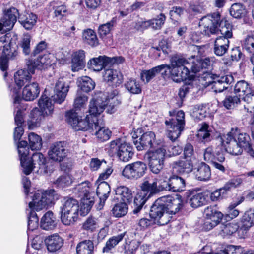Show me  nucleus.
Masks as SVG:
<instances>
[{
	"instance_id": "obj_1",
	"label": "nucleus",
	"mask_w": 254,
	"mask_h": 254,
	"mask_svg": "<svg viewBox=\"0 0 254 254\" xmlns=\"http://www.w3.org/2000/svg\"><path fill=\"white\" fill-rule=\"evenodd\" d=\"M182 204L179 200L170 195L158 198L152 205L149 215L155 223L164 225L169 221V214H175L181 209Z\"/></svg>"
},
{
	"instance_id": "obj_52",
	"label": "nucleus",
	"mask_w": 254,
	"mask_h": 254,
	"mask_svg": "<svg viewBox=\"0 0 254 254\" xmlns=\"http://www.w3.org/2000/svg\"><path fill=\"white\" fill-rule=\"evenodd\" d=\"M83 230L93 232L99 228L98 220L92 216L88 217L82 224Z\"/></svg>"
},
{
	"instance_id": "obj_55",
	"label": "nucleus",
	"mask_w": 254,
	"mask_h": 254,
	"mask_svg": "<svg viewBox=\"0 0 254 254\" xmlns=\"http://www.w3.org/2000/svg\"><path fill=\"white\" fill-rule=\"evenodd\" d=\"M230 13L235 18H240L245 15V10L242 4L234 3L230 9Z\"/></svg>"
},
{
	"instance_id": "obj_45",
	"label": "nucleus",
	"mask_w": 254,
	"mask_h": 254,
	"mask_svg": "<svg viewBox=\"0 0 254 254\" xmlns=\"http://www.w3.org/2000/svg\"><path fill=\"white\" fill-rule=\"evenodd\" d=\"M79 86L81 90L88 92L94 89L95 86V82L88 76H83L79 79Z\"/></svg>"
},
{
	"instance_id": "obj_43",
	"label": "nucleus",
	"mask_w": 254,
	"mask_h": 254,
	"mask_svg": "<svg viewBox=\"0 0 254 254\" xmlns=\"http://www.w3.org/2000/svg\"><path fill=\"white\" fill-rule=\"evenodd\" d=\"M72 183L71 177L68 174H65L58 177L52 184L55 187L63 188L70 186Z\"/></svg>"
},
{
	"instance_id": "obj_58",
	"label": "nucleus",
	"mask_w": 254,
	"mask_h": 254,
	"mask_svg": "<svg viewBox=\"0 0 254 254\" xmlns=\"http://www.w3.org/2000/svg\"><path fill=\"white\" fill-rule=\"evenodd\" d=\"M39 219L35 211L30 210L28 216V229L33 231L38 227Z\"/></svg>"
},
{
	"instance_id": "obj_9",
	"label": "nucleus",
	"mask_w": 254,
	"mask_h": 254,
	"mask_svg": "<svg viewBox=\"0 0 254 254\" xmlns=\"http://www.w3.org/2000/svg\"><path fill=\"white\" fill-rule=\"evenodd\" d=\"M131 146L121 139L113 140L110 142L109 151L113 154H117L119 159L123 162L128 161L133 155Z\"/></svg>"
},
{
	"instance_id": "obj_30",
	"label": "nucleus",
	"mask_w": 254,
	"mask_h": 254,
	"mask_svg": "<svg viewBox=\"0 0 254 254\" xmlns=\"http://www.w3.org/2000/svg\"><path fill=\"white\" fill-rule=\"evenodd\" d=\"M229 44V39L223 37H218L214 42V53L218 56H223L227 52Z\"/></svg>"
},
{
	"instance_id": "obj_34",
	"label": "nucleus",
	"mask_w": 254,
	"mask_h": 254,
	"mask_svg": "<svg viewBox=\"0 0 254 254\" xmlns=\"http://www.w3.org/2000/svg\"><path fill=\"white\" fill-rule=\"evenodd\" d=\"M110 191V187L106 182L102 181L98 185L97 188V194L100 199V205L101 207L104 205Z\"/></svg>"
},
{
	"instance_id": "obj_48",
	"label": "nucleus",
	"mask_w": 254,
	"mask_h": 254,
	"mask_svg": "<svg viewBox=\"0 0 254 254\" xmlns=\"http://www.w3.org/2000/svg\"><path fill=\"white\" fill-rule=\"evenodd\" d=\"M46 162V159L43 155L40 152L34 153L30 160L26 161V163H29L31 165L32 171L36 165H38L39 168L41 169L42 165H44Z\"/></svg>"
},
{
	"instance_id": "obj_64",
	"label": "nucleus",
	"mask_w": 254,
	"mask_h": 254,
	"mask_svg": "<svg viewBox=\"0 0 254 254\" xmlns=\"http://www.w3.org/2000/svg\"><path fill=\"white\" fill-rule=\"evenodd\" d=\"M242 252L243 250L241 246L229 245L222 251L220 254H242Z\"/></svg>"
},
{
	"instance_id": "obj_53",
	"label": "nucleus",
	"mask_w": 254,
	"mask_h": 254,
	"mask_svg": "<svg viewBox=\"0 0 254 254\" xmlns=\"http://www.w3.org/2000/svg\"><path fill=\"white\" fill-rule=\"evenodd\" d=\"M113 20L111 21L100 25L98 28V34L100 37L105 42L107 43V36L110 34L111 28L113 26Z\"/></svg>"
},
{
	"instance_id": "obj_6",
	"label": "nucleus",
	"mask_w": 254,
	"mask_h": 254,
	"mask_svg": "<svg viewBox=\"0 0 254 254\" xmlns=\"http://www.w3.org/2000/svg\"><path fill=\"white\" fill-rule=\"evenodd\" d=\"M223 24V20L221 19L219 12H214L203 16L199 21V25L202 34L210 36L219 33L218 26Z\"/></svg>"
},
{
	"instance_id": "obj_41",
	"label": "nucleus",
	"mask_w": 254,
	"mask_h": 254,
	"mask_svg": "<svg viewBox=\"0 0 254 254\" xmlns=\"http://www.w3.org/2000/svg\"><path fill=\"white\" fill-rule=\"evenodd\" d=\"M128 211V206L126 202L116 204L112 209L113 215L117 218L125 216Z\"/></svg>"
},
{
	"instance_id": "obj_4",
	"label": "nucleus",
	"mask_w": 254,
	"mask_h": 254,
	"mask_svg": "<svg viewBox=\"0 0 254 254\" xmlns=\"http://www.w3.org/2000/svg\"><path fill=\"white\" fill-rule=\"evenodd\" d=\"M58 198L54 189L47 190H38L32 197V201L29 203L30 210L39 211L47 208L50 204L54 203L55 199Z\"/></svg>"
},
{
	"instance_id": "obj_20",
	"label": "nucleus",
	"mask_w": 254,
	"mask_h": 254,
	"mask_svg": "<svg viewBox=\"0 0 254 254\" xmlns=\"http://www.w3.org/2000/svg\"><path fill=\"white\" fill-rule=\"evenodd\" d=\"M164 191L180 192L184 190L185 181L184 179L176 175L169 177L168 181L163 178Z\"/></svg>"
},
{
	"instance_id": "obj_10",
	"label": "nucleus",
	"mask_w": 254,
	"mask_h": 254,
	"mask_svg": "<svg viewBox=\"0 0 254 254\" xmlns=\"http://www.w3.org/2000/svg\"><path fill=\"white\" fill-rule=\"evenodd\" d=\"M165 154L166 149L163 147L146 152L145 157L148 161L149 166L152 173L158 174L163 169Z\"/></svg>"
},
{
	"instance_id": "obj_61",
	"label": "nucleus",
	"mask_w": 254,
	"mask_h": 254,
	"mask_svg": "<svg viewBox=\"0 0 254 254\" xmlns=\"http://www.w3.org/2000/svg\"><path fill=\"white\" fill-rule=\"evenodd\" d=\"M30 35L28 34H24L21 41L20 46L21 47L23 52L26 55L29 54L30 52Z\"/></svg>"
},
{
	"instance_id": "obj_12",
	"label": "nucleus",
	"mask_w": 254,
	"mask_h": 254,
	"mask_svg": "<svg viewBox=\"0 0 254 254\" xmlns=\"http://www.w3.org/2000/svg\"><path fill=\"white\" fill-rule=\"evenodd\" d=\"M204 220L202 224V229L209 231L219 224L223 215L219 211L216 206H209L204 210Z\"/></svg>"
},
{
	"instance_id": "obj_56",
	"label": "nucleus",
	"mask_w": 254,
	"mask_h": 254,
	"mask_svg": "<svg viewBox=\"0 0 254 254\" xmlns=\"http://www.w3.org/2000/svg\"><path fill=\"white\" fill-rule=\"evenodd\" d=\"M239 228L237 224L230 223L222 226L221 233L224 236H231L236 232Z\"/></svg>"
},
{
	"instance_id": "obj_32",
	"label": "nucleus",
	"mask_w": 254,
	"mask_h": 254,
	"mask_svg": "<svg viewBox=\"0 0 254 254\" xmlns=\"http://www.w3.org/2000/svg\"><path fill=\"white\" fill-rule=\"evenodd\" d=\"M48 250L51 252L59 250L63 245V240L58 235L49 236L45 240Z\"/></svg>"
},
{
	"instance_id": "obj_15",
	"label": "nucleus",
	"mask_w": 254,
	"mask_h": 254,
	"mask_svg": "<svg viewBox=\"0 0 254 254\" xmlns=\"http://www.w3.org/2000/svg\"><path fill=\"white\" fill-rule=\"evenodd\" d=\"M31 79V76L25 69L17 71L14 74V80L18 89L14 88L11 91L14 104L19 103L22 98L20 96V88Z\"/></svg>"
},
{
	"instance_id": "obj_57",
	"label": "nucleus",
	"mask_w": 254,
	"mask_h": 254,
	"mask_svg": "<svg viewBox=\"0 0 254 254\" xmlns=\"http://www.w3.org/2000/svg\"><path fill=\"white\" fill-rule=\"evenodd\" d=\"M219 26L220 27V28L219 29V32H220L222 35L220 37H223L227 39L232 37V26L228 21L223 20V24Z\"/></svg>"
},
{
	"instance_id": "obj_29",
	"label": "nucleus",
	"mask_w": 254,
	"mask_h": 254,
	"mask_svg": "<svg viewBox=\"0 0 254 254\" xmlns=\"http://www.w3.org/2000/svg\"><path fill=\"white\" fill-rule=\"evenodd\" d=\"M104 80L108 83L117 86L121 84L123 80L121 73L113 69H107L104 71L103 75Z\"/></svg>"
},
{
	"instance_id": "obj_8",
	"label": "nucleus",
	"mask_w": 254,
	"mask_h": 254,
	"mask_svg": "<svg viewBox=\"0 0 254 254\" xmlns=\"http://www.w3.org/2000/svg\"><path fill=\"white\" fill-rule=\"evenodd\" d=\"M88 181H85L78 184L75 189L78 192L79 196L81 198V214L83 215L88 214L94 203V199Z\"/></svg>"
},
{
	"instance_id": "obj_11",
	"label": "nucleus",
	"mask_w": 254,
	"mask_h": 254,
	"mask_svg": "<svg viewBox=\"0 0 254 254\" xmlns=\"http://www.w3.org/2000/svg\"><path fill=\"white\" fill-rule=\"evenodd\" d=\"M147 170L145 163L137 161L126 165L122 171V175L126 179L137 180L145 175Z\"/></svg>"
},
{
	"instance_id": "obj_51",
	"label": "nucleus",
	"mask_w": 254,
	"mask_h": 254,
	"mask_svg": "<svg viewBox=\"0 0 254 254\" xmlns=\"http://www.w3.org/2000/svg\"><path fill=\"white\" fill-rule=\"evenodd\" d=\"M53 56L50 54H44L40 56L35 60L38 69H41L43 68L51 66L53 64Z\"/></svg>"
},
{
	"instance_id": "obj_26",
	"label": "nucleus",
	"mask_w": 254,
	"mask_h": 254,
	"mask_svg": "<svg viewBox=\"0 0 254 254\" xmlns=\"http://www.w3.org/2000/svg\"><path fill=\"white\" fill-rule=\"evenodd\" d=\"M107 105V101H104L100 98L93 99L90 102L88 115H91L92 118L96 117L102 119L100 115L104 111Z\"/></svg>"
},
{
	"instance_id": "obj_50",
	"label": "nucleus",
	"mask_w": 254,
	"mask_h": 254,
	"mask_svg": "<svg viewBox=\"0 0 254 254\" xmlns=\"http://www.w3.org/2000/svg\"><path fill=\"white\" fill-rule=\"evenodd\" d=\"M29 146L32 150H39L42 146V138L37 134L31 132L28 135Z\"/></svg>"
},
{
	"instance_id": "obj_39",
	"label": "nucleus",
	"mask_w": 254,
	"mask_h": 254,
	"mask_svg": "<svg viewBox=\"0 0 254 254\" xmlns=\"http://www.w3.org/2000/svg\"><path fill=\"white\" fill-rule=\"evenodd\" d=\"M94 244L90 240H86L79 243L76 246L77 254H92Z\"/></svg>"
},
{
	"instance_id": "obj_25",
	"label": "nucleus",
	"mask_w": 254,
	"mask_h": 254,
	"mask_svg": "<svg viewBox=\"0 0 254 254\" xmlns=\"http://www.w3.org/2000/svg\"><path fill=\"white\" fill-rule=\"evenodd\" d=\"M94 128L91 132H94L99 140L101 142L109 139L111 135V131L104 127V124L103 119L95 118Z\"/></svg>"
},
{
	"instance_id": "obj_49",
	"label": "nucleus",
	"mask_w": 254,
	"mask_h": 254,
	"mask_svg": "<svg viewBox=\"0 0 254 254\" xmlns=\"http://www.w3.org/2000/svg\"><path fill=\"white\" fill-rule=\"evenodd\" d=\"M125 88L131 94H139L142 89L139 83L135 79H129L124 84Z\"/></svg>"
},
{
	"instance_id": "obj_42",
	"label": "nucleus",
	"mask_w": 254,
	"mask_h": 254,
	"mask_svg": "<svg viewBox=\"0 0 254 254\" xmlns=\"http://www.w3.org/2000/svg\"><path fill=\"white\" fill-rule=\"evenodd\" d=\"M115 193L117 195L120 196V198L124 202H128L132 198L131 191L126 186L118 187L115 190Z\"/></svg>"
},
{
	"instance_id": "obj_24",
	"label": "nucleus",
	"mask_w": 254,
	"mask_h": 254,
	"mask_svg": "<svg viewBox=\"0 0 254 254\" xmlns=\"http://www.w3.org/2000/svg\"><path fill=\"white\" fill-rule=\"evenodd\" d=\"M213 81L212 82V88L216 93L221 92L228 88V86L233 81V77L226 75L220 76L217 74L212 76Z\"/></svg>"
},
{
	"instance_id": "obj_14",
	"label": "nucleus",
	"mask_w": 254,
	"mask_h": 254,
	"mask_svg": "<svg viewBox=\"0 0 254 254\" xmlns=\"http://www.w3.org/2000/svg\"><path fill=\"white\" fill-rule=\"evenodd\" d=\"M222 145H224L226 152L233 155L242 154L243 149L237 142L233 131L228 132L218 138Z\"/></svg>"
},
{
	"instance_id": "obj_27",
	"label": "nucleus",
	"mask_w": 254,
	"mask_h": 254,
	"mask_svg": "<svg viewBox=\"0 0 254 254\" xmlns=\"http://www.w3.org/2000/svg\"><path fill=\"white\" fill-rule=\"evenodd\" d=\"M40 93V88L38 84L33 82L27 84L22 92V98L25 101H33L36 99Z\"/></svg>"
},
{
	"instance_id": "obj_40",
	"label": "nucleus",
	"mask_w": 254,
	"mask_h": 254,
	"mask_svg": "<svg viewBox=\"0 0 254 254\" xmlns=\"http://www.w3.org/2000/svg\"><path fill=\"white\" fill-rule=\"evenodd\" d=\"M188 202L194 208L202 206L205 203V197L202 193H192L190 194Z\"/></svg>"
},
{
	"instance_id": "obj_5",
	"label": "nucleus",
	"mask_w": 254,
	"mask_h": 254,
	"mask_svg": "<svg viewBox=\"0 0 254 254\" xmlns=\"http://www.w3.org/2000/svg\"><path fill=\"white\" fill-rule=\"evenodd\" d=\"M49 100L50 99L45 95H42L38 102L40 110L35 108L30 113V127H37L45 115H49L52 113L54 106Z\"/></svg>"
},
{
	"instance_id": "obj_63",
	"label": "nucleus",
	"mask_w": 254,
	"mask_h": 254,
	"mask_svg": "<svg viewBox=\"0 0 254 254\" xmlns=\"http://www.w3.org/2000/svg\"><path fill=\"white\" fill-rule=\"evenodd\" d=\"M183 157L195 161L193 147L191 144L188 143L185 145L184 148Z\"/></svg>"
},
{
	"instance_id": "obj_33",
	"label": "nucleus",
	"mask_w": 254,
	"mask_h": 254,
	"mask_svg": "<svg viewBox=\"0 0 254 254\" xmlns=\"http://www.w3.org/2000/svg\"><path fill=\"white\" fill-rule=\"evenodd\" d=\"M167 64H161L155 66L149 70H142L140 73L141 79L146 83H148L156 75L158 74L162 70L165 69Z\"/></svg>"
},
{
	"instance_id": "obj_18",
	"label": "nucleus",
	"mask_w": 254,
	"mask_h": 254,
	"mask_svg": "<svg viewBox=\"0 0 254 254\" xmlns=\"http://www.w3.org/2000/svg\"><path fill=\"white\" fill-rule=\"evenodd\" d=\"M234 92L239 96H242V100L246 103L251 102L252 99L254 98V89L245 80H240L236 83Z\"/></svg>"
},
{
	"instance_id": "obj_59",
	"label": "nucleus",
	"mask_w": 254,
	"mask_h": 254,
	"mask_svg": "<svg viewBox=\"0 0 254 254\" xmlns=\"http://www.w3.org/2000/svg\"><path fill=\"white\" fill-rule=\"evenodd\" d=\"M242 47L249 53L254 52V36L247 35L242 42Z\"/></svg>"
},
{
	"instance_id": "obj_46",
	"label": "nucleus",
	"mask_w": 254,
	"mask_h": 254,
	"mask_svg": "<svg viewBox=\"0 0 254 254\" xmlns=\"http://www.w3.org/2000/svg\"><path fill=\"white\" fill-rule=\"evenodd\" d=\"M126 234V232H124L110 238L106 242L105 246L103 248V252L104 253L109 252L112 248L115 247L123 239Z\"/></svg>"
},
{
	"instance_id": "obj_54",
	"label": "nucleus",
	"mask_w": 254,
	"mask_h": 254,
	"mask_svg": "<svg viewBox=\"0 0 254 254\" xmlns=\"http://www.w3.org/2000/svg\"><path fill=\"white\" fill-rule=\"evenodd\" d=\"M240 99L237 95L227 96L223 101V106L227 109H231L240 103Z\"/></svg>"
},
{
	"instance_id": "obj_62",
	"label": "nucleus",
	"mask_w": 254,
	"mask_h": 254,
	"mask_svg": "<svg viewBox=\"0 0 254 254\" xmlns=\"http://www.w3.org/2000/svg\"><path fill=\"white\" fill-rule=\"evenodd\" d=\"M87 97L84 95H80L77 93L74 100V107L76 110L84 108L87 101Z\"/></svg>"
},
{
	"instance_id": "obj_38",
	"label": "nucleus",
	"mask_w": 254,
	"mask_h": 254,
	"mask_svg": "<svg viewBox=\"0 0 254 254\" xmlns=\"http://www.w3.org/2000/svg\"><path fill=\"white\" fill-rule=\"evenodd\" d=\"M37 19L36 15L33 13H26L21 15L19 17V22L23 27L27 30L31 29L36 24Z\"/></svg>"
},
{
	"instance_id": "obj_17",
	"label": "nucleus",
	"mask_w": 254,
	"mask_h": 254,
	"mask_svg": "<svg viewBox=\"0 0 254 254\" xmlns=\"http://www.w3.org/2000/svg\"><path fill=\"white\" fill-rule=\"evenodd\" d=\"M18 11L14 7H11L5 10L3 17L0 20V31L5 33L13 27L17 21Z\"/></svg>"
},
{
	"instance_id": "obj_44",
	"label": "nucleus",
	"mask_w": 254,
	"mask_h": 254,
	"mask_svg": "<svg viewBox=\"0 0 254 254\" xmlns=\"http://www.w3.org/2000/svg\"><path fill=\"white\" fill-rule=\"evenodd\" d=\"M242 227L244 229H248L254 224V212L250 210L246 211L241 219Z\"/></svg>"
},
{
	"instance_id": "obj_16",
	"label": "nucleus",
	"mask_w": 254,
	"mask_h": 254,
	"mask_svg": "<svg viewBox=\"0 0 254 254\" xmlns=\"http://www.w3.org/2000/svg\"><path fill=\"white\" fill-rule=\"evenodd\" d=\"M69 83L67 78L62 77L58 79L55 87V94L52 96L55 102L61 104L64 101L69 91Z\"/></svg>"
},
{
	"instance_id": "obj_19",
	"label": "nucleus",
	"mask_w": 254,
	"mask_h": 254,
	"mask_svg": "<svg viewBox=\"0 0 254 254\" xmlns=\"http://www.w3.org/2000/svg\"><path fill=\"white\" fill-rule=\"evenodd\" d=\"M48 154L49 158L54 161L60 162L63 161L67 156L65 143L60 141L53 144L50 146Z\"/></svg>"
},
{
	"instance_id": "obj_60",
	"label": "nucleus",
	"mask_w": 254,
	"mask_h": 254,
	"mask_svg": "<svg viewBox=\"0 0 254 254\" xmlns=\"http://www.w3.org/2000/svg\"><path fill=\"white\" fill-rule=\"evenodd\" d=\"M147 200L144 199L142 195L138 194L135 197L133 202V213L137 214L142 208Z\"/></svg>"
},
{
	"instance_id": "obj_21",
	"label": "nucleus",
	"mask_w": 254,
	"mask_h": 254,
	"mask_svg": "<svg viewBox=\"0 0 254 254\" xmlns=\"http://www.w3.org/2000/svg\"><path fill=\"white\" fill-rule=\"evenodd\" d=\"M195 161L182 157L172 163V168L181 175L188 174L194 168Z\"/></svg>"
},
{
	"instance_id": "obj_23",
	"label": "nucleus",
	"mask_w": 254,
	"mask_h": 254,
	"mask_svg": "<svg viewBox=\"0 0 254 254\" xmlns=\"http://www.w3.org/2000/svg\"><path fill=\"white\" fill-rule=\"evenodd\" d=\"M156 140L155 133L152 131H148L143 133L139 139L134 141V145L138 151L148 150L153 147Z\"/></svg>"
},
{
	"instance_id": "obj_2",
	"label": "nucleus",
	"mask_w": 254,
	"mask_h": 254,
	"mask_svg": "<svg viewBox=\"0 0 254 254\" xmlns=\"http://www.w3.org/2000/svg\"><path fill=\"white\" fill-rule=\"evenodd\" d=\"M171 119L165 122L167 127V136L172 141H175L181 135L185 126V113L182 110L178 112L170 111Z\"/></svg>"
},
{
	"instance_id": "obj_35",
	"label": "nucleus",
	"mask_w": 254,
	"mask_h": 254,
	"mask_svg": "<svg viewBox=\"0 0 254 254\" xmlns=\"http://www.w3.org/2000/svg\"><path fill=\"white\" fill-rule=\"evenodd\" d=\"M56 226V218L53 213L49 211L42 217L41 220V227L44 230L53 229Z\"/></svg>"
},
{
	"instance_id": "obj_47",
	"label": "nucleus",
	"mask_w": 254,
	"mask_h": 254,
	"mask_svg": "<svg viewBox=\"0 0 254 254\" xmlns=\"http://www.w3.org/2000/svg\"><path fill=\"white\" fill-rule=\"evenodd\" d=\"M171 66L178 68H187L189 69L190 64L188 61L181 56L175 55L171 59Z\"/></svg>"
},
{
	"instance_id": "obj_37",
	"label": "nucleus",
	"mask_w": 254,
	"mask_h": 254,
	"mask_svg": "<svg viewBox=\"0 0 254 254\" xmlns=\"http://www.w3.org/2000/svg\"><path fill=\"white\" fill-rule=\"evenodd\" d=\"M195 176L199 181L208 180L211 177L210 167L205 163H201L197 167L195 172Z\"/></svg>"
},
{
	"instance_id": "obj_36",
	"label": "nucleus",
	"mask_w": 254,
	"mask_h": 254,
	"mask_svg": "<svg viewBox=\"0 0 254 254\" xmlns=\"http://www.w3.org/2000/svg\"><path fill=\"white\" fill-rule=\"evenodd\" d=\"M82 37L84 43L92 47H96L99 44L96 33L91 29L84 30L82 32Z\"/></svg>"
},
{
	"instance_id": "obj_13",
	"label": "nucleus",
	"mask_w": 254,
	"mask_h": 254,
	"mask_svg": "<svg viewBox=\"0 0 254 254\" xmlns=\"http://www.w3.org/2000/svg\"><path fill=\"white\" fill-rule=\"evenodd\" d=\"M124 58L121 56L110 58L106 56H100L97 58H93L87 63L89 68L96 71H101L104 67L110 66L114 64H119L123 63Z\"/></svg>"
},
{
	"instance_id": "obj_3",
	"label": "nucleus",
	"mask_w": 254,
	"mask_h": 254,
	"mask_svg": "<svg viewBox=\"0 0 254 254\" xmlns=\"http://www.w3.org/2000/svg\"><path fill=\"white\" fill-rule=\"evenodd\" d=\"M79 209V204L76 199L65 198L60 208L62 223L67 226L73 225L78 219Z\"/></svg>"
},
{
	"instance_id": "obj_28",
	"label": "nucleus",
	"mask_w": 254,
	"mask_h": 254,
	"mask_svg": "<svg viewBox=\"0 0 254 254\" xmlns=\"http://www.w3.org/2000/svg\"><path fill=\"white\" fill-rule=\"evenodd\" d=\"M166 68L169 70L172 79L176 82L186 79L189 75V69L187 68H178L167 64Z\"/></svg>"
},
{
	"instance_id": "obj_7",
	"label": "nucleus",
	"mask_w": 254,
	"mask_h": 254,
	"mask_svg": "<svg viewBox=\"0 0 254 254\" xmlns=\"http://www.w3.org/2000/svg\"><path fill=\"white\" fill-rule=\"evenodd\" d=\"M163 177L159 176L152 180H144L140 185L141 192L137 194L147 200L155 195L163 191Z\"/></svg>"
},
{
	"instance_id": "obj_22",
	"label": "nucleus",
	"mask_w": 254,
	"mask_h": 254,
	"mask_svg": "<svg viewBox=\"0 0 254 254\" xmlns=\"http://www.w3.org/2000/svg\"><path fill=\"white\" fill-rule=\"evenodd\" d=\"M18 153L20 156V163L23 168V173L28 175L32 172L31 165L26 163L27 157L29 154V147L26 141H21L17 144Z\"/></svg>"
},
{
	"instance_id": "obj_31",
	"label": "nucleus",
	"mask_w": 254,
	"mask_h": 254,
	"mask_svg": "<svg viewBox=\"0 0 254 254\" xmlns=\"http://www.w3.org/2000/svg\"><path fill=\"white\" fill-rule=\"evenodd\" d=\"M95 118H92L91 115H87L84 120L79 119L73 128L76 130H89L91 132L96 123V121H94Z\"/></svg>"
}]
</instances>
